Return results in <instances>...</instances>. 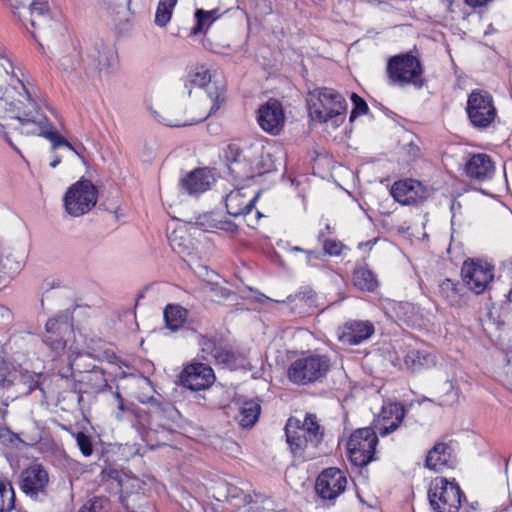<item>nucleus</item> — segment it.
Instances as JSON below:
<instances>
[{
	"label": "nucleus",
	"mask_w": 512,
	"mask_h": 512,
	"mask_svg": "<svg viewBox=\"0 0 512 512\" xmlns=\"http://www.w3.org/2000/svg\"><path fill=\"white\" fill-rule=\"evenodd\" d=\"M287 443L294 457L301 461L316 458L319 445L322 443L324 429L319 424L316 415L306 414L304 421L290 418L285 426Z\"/></svg>",
	"instance_id": "2"
},
{
	"label": "nucleus",
	"mask_w": 512,
	"mask_h": 512,
	"mask_svg": "<svg viewBox=\"0 0 512 512\" xmlns=\"http://www.w3.org/2000/svg\"><path fill=\"white\" fill-rule=\"evenodd\" d=\"M218 10H210L204 11L203 9H198L195 13L196 25L192 28L191 33L196 35L205 30V20H211L212 22L218 17Z\"/></svg>",
	"instance_id": "35"
},
{
	"label": "nucleus",
	"mask_w": 512,
	"mask_h": 512,
	"mask_svg": "<svg viewBox=\"0 0 512 512\" xmlns=\"http://www.w3.org/2000/svg\"><path fill=\"white\" fill-rule=\"evenodd\" d=\"M394 199L403 204L410 205L425 197V190L420 182L413 179H405L395 182L391 188Z\"/></svg>",
	"instance_id": "16"
},
{
	"label": "nucleus",
	"mask_w": 512,
	"mask_h": 512,
	"mask_svg": "<svg viewBox=\"0 0 512 512\" xmlns=\"http://www.w3.org/2000/svg\"><path fill=\"white\" fill-rule=\"evenodd\" d=\"M386 72L390 84L398 86H422L423 69L420 61L411 54H399L389 58Z\"/></svg>",
	"instance_id": "6"
},
{
	"label": "nucleus",
	"mask_w": 512,
	"mask_h": 512,
	"mask_svg": "<svg viewBox=\"0 0 512 512\" xmlns=\"http://www.w3.org/2000/svg\"><path fill=\"white\" fill-rule=\"evenodd\" d=\"M381 415L385 423L379 428V433L381 436H386L398 428L404 418V409L399 404H389L383 407Z\"/></svg>",
	"instance_id": "25"
},
{
	"label": "nucleus",
	"mask_w": 512,
	"mask_h": 512,
	"mask_svg": "<svg viewBox=\"0 0 512 512\" xmlns=\"http://www.w3.org/2000/svg\"><path fill=\"white\" fill-rule=\"evenodd\" d=\"M89 57L93 60L95 69L98 71H104L114 64L116 53L111 46H106L101 43L95 48Z\"/></svg>",
	"instance_id": "27"
},
{
	"label": "nucleus",
	"mask_w": 512,
	"mask_h": 512,
	"mask_svg": "<svg viewBox=\"0 0 512 512\" xmlns=\"http://www.w3.org/2000/svg\"><path fill=\"white\" fill-rule=\"evenodd\" d=\"M0 86H3V83H0Z\"/></svg>",
	"instance_id": "55"
},
{
	"label": "nucleus",
	"mask_w": 512,
	"mask_h": 512,
	"mask_svg": "<svg viewBox=\"0 0 512 512\" xmlns=\"http://www.w3.org/2000/svg\"><path fill=\"white\" fill-rule=\"evenodd\" d=\"M178 0H160L155 13V23L159 27H165L172 16V11Z\"/></svg>",
	"instance_id": "32"
},
{
	"label": "nucleus",
	"mask_w": 512,
	"mask_h": 512,
	"mask_svg": "<svg viewBox=\"0 0 512 512\" xmlns=\"http://www.w3.org/2000/svg\"><path fill=\"white\" fill-rule=\"evenodd\" d=\"M261 411L257 401L250 400L243 403L240 408L239 424L244 428L252 427L259 418Z\"/></svg>",
	"instance_id": "30"
},
{
	"label": "nucleus",
	"mask_w": 512,
	"mask_h": 512,
	"mask_svg": "<svg viewBox=\"0 0 512 512\" xmlns=\"http://www.w3.org/2000/svg\"><path fill=\"white\" fill-rule=\"evenodd\" d=\"M207 97L210 99V102L212 103L209 112H203L198 116H193L185 120H164V123L167 126L171 127H181L186 125H193L195 123L205 120L211 113H214L216 110H218L220 105L224 102V88L217 86L215 83L213 85L208 86Z\"/></svg>",
	"instance_id": "19"
},
{
	"label": "nucleus",
	"mask_w": 512,
	"mask_h": 512,
	"mask_svg": "<svg viewBox=\"0 0 512 512\" xmlns=\"http://www.w3.org/2000/svg\"><path fill=\"white\" fill-rule=\"evenodd\" d=\"M378 437L370 427L357 429L348 441L350 460L356 466H365L373 460Z\"/></svg>",
	"instance_id": "8"
},
{
	"label": "nucleus",
	"mask_w": 512,
	"mask_h": 512,
	"mask_svg": "<svg viewBox=\"0 0 512 512\" xmlns=\"http://www.w3.org/2000/svg\"><path fill=\"white\" fill-rule=\"evenodd\" d=\"M427 496L435 512H457L465 498L458 483L444 477H436L431 481Z\"/></svg>",
	"instance_id": "5"
},
{
	"label": "nucleus",
	"mask_w": 512,
	"mask_h": 512,
	"mask_svg": "<svg viewBox=\"0 0 512 512\" xmlns=\"http://www.w3.org/2000/svg\"><path fill=\"white\" fill-rule=\"evenodd\" d=\"M201 346L202 357L207 361H214L216 364L229 365L234 362V354L220 346L212 339L202 337L199 342Z\"/></svg>",
	"instance_id": "23"
},
{
	"label": "nucleus",
	"mask_w": 512,
	"mask_h": 512,
	"mask_svg": "<svg viewBox=\"0 0 512 512\" xmlns=\"http://www.w3.org/2000/svg\"><path fill=\"white\" fill-rule=\"evenodd\" d=\"M258 123L260 127L273 135L278 134L284 125V113L279 101L270 99L258 110Z\"/></svg>",
	"instance_id": "13"
},
{
	"label": "nucleus",
	"mask_w": 512,
	"mask_h": 512,
	"mask_svg": "<svg viewBox=\"0 0 512 512\" xmlns=\"http://www.w3.org/2000/svg\"><path fill=\"white\" fill-rule=\"evenodd\" d=\"M66 212L79 217L88 213L97 202L96 187L88 180L78 181L73 184L64 196Z\"/></svg>",
	"instance_id": "7"
},
{
	"label": "nucleus",
	"mask_w": 512,
	"mask_h": 512,
	"mask_svg": "<svg viewBox=\"0 0 512 512\" xmlns=\"http://www.w3.org/2000/svg\"><path fill=\"white\" fill-rule=\"evenodd\" d=\"M114 398L117 402V412L115 413V417L118 421H122L124 413L132 412L131 407L125 404L124 399L119 392L114 393Z\"/></svg>",
	"instance_id": "43"
},
{
	"label": "nucleus",
	"mask_w": 512,
	"mask_h": 512,
	"mask_svg": "<svg viewBox=\"0 0 512 512\" xmlns=\"http://www.w3.org/2000/svg\"><path fill=\"white\" fill-rule=\"evenodd\" d=\"M353 283L361 291H374L378 286L375 274L365 266L357 267L353 273Z\"/></svg>",
	"instance_id": "28"
},
{
	"label": "nucleus",
	"mask_w": 512,
	"mask_h": 512,
	"mask_svg": "<svg viewBox=\"0 0 512 512\" xmlns=\"http://www.w3.org/2000/svg\"><path fill=\"white\" fill-rule=\"evenodd\" d=\"M454 462L453 449L451 446L439 442L428 451L425 466L434 472H441L445 468L453 467Z\"/></svg>",
	"instance_id": "18"
},
{
	"label": "nucleus",
	"mask_w": 512,
	"mask_h": 512,
	"mask_svg": "<svg viewBox=\"0 0 512 512\" xmlns=\"http://www.w3.org/2000/svg\"><path fill=\"white\" fill-rule=\"evenodd\" d=\"M213 22L209 20H205V28L209 27Z\"/></svg>",
	"instance_id": "54"
},
{
	"label": "nucleus",
	"mask_w": 512,
	"mask_h": 512,
	"mask_svg": "<svg viewBox=\"0 0 512 512\" xmlns=\"http://www.w3.org/2000/svg\"><path fill=\"white\" fill-rule=\"evenodd\" d=\"M466 175L476 181H485L492 178L494 164L487 154H473L465 163Z\"/></svg>",
	"instance_id": "20"
},
{
	"label": "nucleus",
	"mask_w": 512,
	"mask_h": 512,
	"mask_svg": "<svg viewBox=\"0 0 512 512\" xmlns=\"http://www.w3.org/2000/svg\"><path fill=\"white\" fill-rule=\"evenodd\" d=\"M170 241H171V246H172V248H173L174 250H176V239L172 238V239H170Z\"/></svg>",
	"instance_id": "52"
},
{
	"label": "nucleus",
	"mask_w": 512,
	"mask_h": 512,
	"mask_svg": "<svg viewBox=\"0 0 512 512\" xmlns=\"http://www.w3.org/2000/svg\"><path fill=\"white\" fill-rule=\"evenodd\" d=\"M108 502L102 498L89 500L78 512H108L106 506Z\"/></svg>",
	"instance_id": "40"
},
{
	"label": "nucleus",
	"mask_w": 512,
	"mask_h": 512,
	"mask_svg": "<svg viewBox=\"0 0 512 512\" xmlns=\"http://www.w3.org/2000/svg\"><path fill=\"white\" fill-rule=\"evenodd\" d=\"M48 482V473L40 464H33L21 473V489L31 498L44 492Z\"/></svg>",
	"instance_id": "14"
},
{
	"label": "nucleus",
	"mask_w": 512,
	"mask_h": 512,
	"mask_svg": "<svg viewBox=\"0 0 512 512\" xmlns=\"http://www.w3.org/2000/svg\"><path fill=\"white\" fill-rule=\"evenodd\" d=\"M226 158L231 163V165H241L242 161L245 160V156L243 155V151L239 149V147L235 144L229 145L228 150L226 152ZM230 170L232 172H237L238 174L240 171H238L235 167L230 166Z\"/></svg>",
	"instance_id": "37"
},
{
	"label": "nucleus",
	"mask_w": 512,
	"mask_h": 512,
	"mask_svg": "<svg viewBox=\"0 0 512 512\" xmlns=\"http://www.w3.org/2000/svg\"><path fill=\"white\" fill-rule=\"evenodd\" d=\"M467 114L473 126L486 128L496 118L492 96L483 90H473L467 101Z\"/></svg>",
	"instance_id": "10"
},
{
	"label": "nucleus",
	"mask_w": 512,
	"mask_h": 512,
	"mask_svg": "<svg viewBox=\"0 0 512 512\" xmlns=\"http://www.w3.org/2000/svg\"><path fill=\"white\" fill-rule=\"evenodd\" d=\"M14 10H18L21 7H25L30 0H7Z\"/></svg>",
	"instance_id": "47"
},
{
	"label": "nucleus",
	"mask_w": 512,
	"mask_h": 512,
	"mask_svg": "<svg viewBox=\"0 0 512 512\" xmlns=\"http://www.w3.org/2000/svg\"><path fill=\"white\" fill-rule=\"evenodd\" d=\"M61 162V157L58 155H55L53 160L50 162V167L56 168Z\"/></svg>",
	"instance_id": "49"
},
{
	"label": "nucleus",
	"mask_w": 512,
	"mask_h": 512,
	"mask_svg": "<svg viewBox=\"0 0 512 512\" xmlns=\"http://www.w3.org/2000/svg\"><path fill=\"white\" fill-rule=\"evenodd\" d=\"M305 254H306V263L308 265H315L313 263V261L314 260H320L321 256H322L320 252H317V251H314V250H306Z\"/></svg>",
	"instance_id": "46"
},
{
	"label": "nucleus",
	"mask_w": 512,
	"mask_h": 512,
	"mask_svg": "<svg viewBox=\"0 0 512 512\" xmlns=\"http://www.w3.org/2000/svg\"><path fill=\"white\" fill-rule=\"evenodd\" d=\"M22 99L8 102L5 93L6 86H0V118L16 120L23 134H35L44 137L51 143V152L60 147H66L83 159L79 148L73 146L49 124L48 119L40 111L30 93L16 91Z\"/></svg>",
	"instance_id": "1"
},
{
	"label": "nucleus",
	"mask_w": 512,
	"mask_h": 512,
	"mask_svg": "<svg viewBox=\"0 0 512 512\" xmlns=\"http://www.w3.org/2000/svg\"><path fill=\"white\" fill-rule=\"evenodd\" d=\"M351 100L354 104V109L351 113V119L356 117L358 114H365L368 111V105L367 103L357 94L353 93L351 96Z\"/></svg>",
	"instance_id": "42"
},
{
	"label": "nucleus",
	"mask_w": 512,
	"mask_h": 512,
	"mask_svg": "<svg viewBox=\"0 0 512 512\" xmlns=\"http://www.w3.org/2000/svg\"><path fill=\"white\" fill-rule=\"evenodd\" d=\"M215 178L207 168L195 169L181 179V186L189 195H198L207 191Z\"/></svg>",
	"instance_id": "21"
},
{
	"label": "nucleus",
	"mask_w": 512,
	"mask_h": 512,
	"mask_svg": "<svg viewBox=\"0 0 512 512\" xmlns=\"http://www.w3.org/2000/svg\"><path fill=\"white\" fill-rule=\"evenodd\" d=\"M332 366L329 356L324 354H309L293 361L288 368V378L291 382L306 385L321 382Z\"/></svg>",
	"instance_id": "4"
},
{
	"label": "nucleus",
	"mask_w": 512,
	"mask_h": 512,
	"mask_svg": "<svg viewBox=\"0 0 512 512\" xmlns=\"http://www.w3.org/2000/svg\"><path fill=\"white\" fill-rule=\"evenodd\" d=\"M74 437L81 453L86 457L90 456L93 452L90 436L83 432H78L74 434Z\"/></svg>",
	"instance_id": "39"
},
{
	"label": "nucleus",
	"mask_w": 512,
	"mask_h": 512,
	"mask_svg": "<svg viewBox=\"0 0 512 512\" xmlns=\"http://www.w3.org/2000/svg\"><path fill=\"white\" fill-rule=\"evenodd\" d=\"M211 81V74L204 66L196 67L188 74L185 87L188 89V94H191L192 87H205Z\"/></svg>",
	"instance_id": "31"
},
{
	"label": "nucleus",
	"mask_w": 512,
	"mask_h": 512,
	"mask_svg": "<svg viewBox=\"0 0 512 512\" xmlns=\"http://www.w3.org/2000/svg\"><path fill=\"white\" fill-rule=\"evenodd\" d=\"M134 500V497H129L128 499H126L125 501V506L126 508L129 510L130 509V501H133Z\"/></svg>",
	"instance_id": "50"
},
{
	"label": "nucleus",
	"mask_w": 512,
	"mask_h": 512,
	"mask_svg": "<svg viewBox=\"0 0 512 512\" xmlns=\"http://www.w3.org/2000/svg\"><path fill=\"white\" fill-rule=\"evenodd\" d=\"M342 244L333 239L325 240L323 243V250L325 254H328L330 256H338L341 253Z\"/></svg>",
	"instance_id": "44"
},
{
	"label": "nucleus",
	"mask_w": 512,
	"mask_h": 512,
	"mask_svg": "<svg viewBox=\"0 0 512 512\" xmlns=\"http://www.w3.org/2000/svg\"><path fill=\"white\" fill-rule=\"evenodd\" d=\"M404 364L408 370L419 371L428 369L436 364V357L427 350H409L404 357Z\"/></svg>",
	"instance_id": "24"
},
{
	"label": "nucleus",
	"mask_w": 512,
	"mask_h": 512,
	"mask_svg": "<svg viewBox=\"0 0 512 512\" xmlns=\"http://www.w3.org/2000/svg\"><path fill=\"white\" fill-rule=\"evenodd\" d=\"M89 380H95L98 382V388H102L106 386L107 380L104 378V373L102 370L94 369L90 372L88 376Z\"/></svg>",
	"instance_id": "45"
},
{
	"label": "nucleus",
	"mask_w": 512,
	"mask_h": 512,
	"mask_svg": "<svg viewBox=\"0 0 512 512\" xmlns=\"http://www.w3.org/2000/svg\"><path fill=\"white\" fill-rule=\"evenodd\" d=\"M195 224L203 230L208 231L211 229H224L226 223L221 220L218 213L208 212L199 215L196 218Z\"/></svg>",
	"instance_id": "33"
},
{
	"label": "nucleus",
	"mask_w": 512,
	"mask_h": 512,
	"mask_svg": "<svg viewBox=\"0 0 512 512\" xmlns=\"http://www.w3.org/2000/svg\"><path fill=\"white\" fill-rule=\"evenodd\" d=\"M18 378V372L10 364L0 360V386L8 387Z\"/></svg>",
	"instance_id": "36"
},
{
	"label": "nucleus",
	"mask_w": 512,
	"mask_h": 512,
	"mask_svg": "<svg viewBox=\"0 0 512 512\" xmlns=\"http://www.w3.org/2000/svg\"><path fill=\"white\" fill-rule=\"evenodd\" d=\"M63 328L64 329L68 328V322H67L66 318L65 319L63 317L51 318L47 321V323L45 325V329L47 332L46 336H50V335L55 336L58 333H60Z\"/></svg>",
	"instance_id": "38"
},
{
	"label": "nucleus",
	"mask_w": 512,
	"mask_h": 512,
	"mask_svg": "<svg viewBox=\"0 0 512 512\" xmlns=\"http://www.w3.org/2000/svg\"><path fill=\"white\" fill-rule=\"evenodd\" d=\"M44 342L56 353V355L63 352L66 346V342L62 338H58L57 335L45 336Z\"/></svg>",
	"instance_id": "41"
},
{
	"label": "nucleus",
	"mask_w": 512,
	"mask_h": 512,
	"mask_svg": "<svg viewBox=\"0 0 512 512\" xmlns=\"http://www.w3.org/2000/svg\"><path fill=\"white\" fill-rule=\"evenodd\" d=\"M374 326L369 321L355 320L347 322L339 331V340L347 345H358L371 337Z\"/></svg>",
	"instance_id": "17"
},
{
	"label": "nucleus",
	"mask_w": 512,
	"mask_h": 512,
	"mask_svg": "<svg viewBox=\"0 0 512 512\" xmlns=\"http://www.w3.org/2000/svg\"><path fill=\"white\" fill-rule=\"evenodd\" d=\"M507 298L510 302H512V288L510 289V291L508 292V295H507Z\"/></svg>",
	"instance_id": "53"
},
{
	"label": "nucleus",
	"mask_w": 512,
	"mask_h": 512,
	"mask_svg": "<svg viewBox=\"0 0 512 512\" xmlns=\"http://www.w3.org/2000/svg\"><path fill=\"white\" fill-rule=\"evenodd\" d=\"M20 75H23L21 70L14 67L8 51L0 44V83L11 86L15 91L29 93Z\"/></svg>",
	"instance_id": "15"
},
{
	"label": "nucleus",
	"mask_w": 512,
	"mask_h": 512,
	"mask_svg": "<svg viewBox=\"0 0 512 512\" xmlns=\"http://www.w3.org/2000/svg\"><path fill=\"white\" fill-rule=\"evenodd\" d=\"M292 251H296V252H304V253H305V251H306V250L302 249V248H301V247H299V246H294V247L292 248Z\"/></svg>",
	"instance_id": "51"
},
{
	"label": "nucleus",
	"mask_w": 512,
	"mask_h": 512,
	"mask_svg": "<svg viewBox=\"0 0 512 512\" xmlns=\"http://www.w3.org/2000/svg\"><path fill=\"white\" fill-rule=\"evenodd\" d=\"M163 316L166 328L176 332L186 322L188 311L180 305L168 304L164 309Z\"/></svg>",
	"instance_id": "26"
},
{
	"label": "nucleus",
	"mask_w": 512,
	"mask_h": 512,
	"mask_svg": "<svg viewBox=\"0 0 512 512\" xmlns=\"http://www.w3.org/2000/svg\"><path fill=\"white\" fill-rule=\"evenodd\" d=\"M258 195L247 197L242 189L231 191L226 197V209L233 217L249 214L254 208Z\"/></svg>",
	"instance_id": "22"
},
{
	"label": "nucleus",
	"mask_w": 512,
	"mask_h": 512,
	"mask_svg": "<svg viewBox=\"0 0 512 512\" xmlns=\"http://www.w3.org/2000/svg\"><path fill=\"white\" fill-rule=\"evenodd\" d=\"M214 380L215 375L212 368L203 363L190 364L181 373L182 384L193 391L208 388Z\"/></svg>",
	"instance_id": "12"
},
{
	"label": "nucleus",
	"mask_w": 512,
	"mask_h": 512,
	"mask_svg": "<svg viewBox=\"0 0 512 512\" xmlns=\"http://www.w3.org/2000/svg\"><path fill=\"white\" fill-rule=\"evenodd\" d=\"M461 276L470 291L482 294L494 279V267L480 259H467L462 265Z\"/></svg>",
	"instance_id": "9"
},
{
	"label": "nucleus",
	"mask_w": 512,
	"mask_h": 512,
	"mask_svg": "<svg viewBox=\"0 0 512 512\" xmlns=\"http://www.w3.org/2000/svg\"><path fill=\"white\" fill-rule=\"evenodd\" d=\"M27 13L30 15V23L32 27L37 28L46 24L49 20L48 5L43 0H34L29 2Z\"/></svg>",
	"instance_id": "29"
},
{
	"label": "nucleus",
	"mask_w": 512,
	"mask_h": 512,
	"mask_svg": "<svg viewBox=\"0 0 512 512\" xmlns=\"http://www.w3.org/2000/svg\"><path fill=\"white\" fill-rule=\"evenodd\" d=\"M464 1L468 6H470L472 8H476V7H481V6L485 5L490 0H464Z\"/></svg>",
	"instance_id": "48"
},
{
	"label": "nucleus",
	"mask_w": 512,
	"mask_h": 512,
	"mask_svg": "<svg viewBox=\"0 0 512 512\" xmlns=\"http://www.w3.org/2000/svg\"><path fill=\"white\" fill-rule=\"evenodd\" d=\"M346 107L344 97L334 89L316 88L309 93L308 109L313 121L337 128L345 120Z\"/></svg>",
	"instance_id": "3"
},
{
	"label": "nucleus",
	"mask_w": 512,
	"mask_h": 512,
	"mask_svg": "<svg viewBox=\"0 0 512 512\" xmlns=\"http://www.w3.org/2000/svg\"><path fill=\"white\" fill-rule=\"evenodd\" d=\"M347 483L348 481L343 471L330 467L323 470L317 477L315 491L322 501L333 505L335 500L346 490Z\"/></svg>",
	"instance_id": "11"
},
{
	"label": "nucleus",
	"mask_w": 512,
	"mask_h": 512,
	"mask_svg": "<svg viewBox=\"0 0 512 512\" xmlns=\"http://www.w3.org/2000/svg\"><path fill=\"white\" fill-rule=\"evenodd\" d=\"M439 293L451 306L457 305L460 302L457 284L450 279H445L440 283Z\"/></svg>",
	"instance_id": "34"
}]
</instances>
